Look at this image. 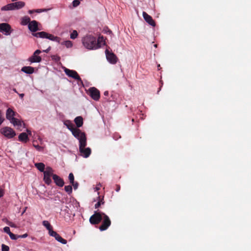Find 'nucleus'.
<instances>
[{
	"instance_id": "4468645a",
	"label": "nucleus",
	"mask_w": 251,
	"mask_h": 251,
	"mask_svg": "<svg viewBox=\"0 0 251 251\" xmlns=\"http://www.w3.org/2000/svg\"><path fill=\"white\" fill-rule=\"evenodd\" d=\"M50 236L54 237L55 239L58 242L61 243L63 244H66L67 241L66 240L62 238L59 234L54 231H51Z\"/></svg>"
},
{
	"instance_id": "412c9836",
	"label": "nucleus",
	"mask_w": 251,
	"mask_h": 251,
	"mask_svg": "<svg viewBox=\"0 0 251 251\" xmlns=\"http://www.w3.org/2000/svg\"><path fill=\"white\" fill-rule=\"evenodd\" d=\"M19 141L26 143L28 140L27 134L25 132H22L19 135Z\"/></svg>"
},
{
	"instance_id": "8fccbe9b",
	"label": "nucleus",
	"mask_w": 251,
	"mask_h": 251,
	"mask_svg": "<svg viewBox=\"0 0 251 251\" xmlns=\"http://www.w3.org/2000/svg\"><path fill=\"white\" fill-rule=\"evenodd\" d=\"M13 91H14L15 92H16V93H18V92H17V90H16V89H15V88H14V89H13Z\"/></svg>"
},
{
	"instance_id": "7ed1b4c3",
	"label": "nucleus",
	"mask_w": 251,
	"mask_h": 251,
	"mask_svg": "<svg viewBox=\"0 0 251 251\" xmlns=\"http://www.w3.org/2000/svg\"><path fill=\"white\" fill-rule=\"evenodd\" d=\"M64 125L72 132L73 136L76 139L80 137L82 134H85L82 132L79 128L74 127V125L70 121L67 120L64 122Z\"/></svg>"
},
{
	"instance_id": "1a4fd4ad",
	"label": "nucleus",
	"mask_w": 251,
	"mask_h": 251,
	"mask_svg": "<svg viewBox=\"0 0 251 251\" xmlns=\"http://www.w3.org/2000/svg\"><path fill=\"white\" fill-rule=\"evenodd\" d=\"M64 72L65 74L69 77H72L77 80V81H80L81 83H82L81 78L80 77L78 74L75 71L66 68L64 70Z\"/></svg>"
},
{
	"instance_id": "2f4dec72",
	"label": "nucleus",
	"mask_w": 251,
	"mask_h": 251,
	"mask_svg": "<svg viewBox=\"0 0 251 251\" xmlns=\"http://www.w3.org/2000/svg\"><path fill=\"white\" fill-rule=\"evenodd\" d=\"M69 179L70 183H74V176L72 173H71L69 175Z\"/></svg>"
},
{
	"instance_id": "37998d69",
	"label": "nucleus",
	"mask_w": 251,
	"mask_h": 251,
	"mask_svg": "<svg viewBox=\"0 0 251 251\" xmlns=\"http://www.w3.org/2000/svg\"><path fill=\"white\" fill-rule=\"evenodd\" d=\"M50 49H51V47L50 46H49L48 48V49H47L46 50H43V51L45 52H46V53H48L50 50Z\"/></svg>"
},
{
	"instance_id": "de8ad7c7",
	"label": "nucleus",
	"mask_w": 251,
	"mask_h": 251,
	"mask_svg": "<svg viewBox=\"0 0 251 251\" xmlns=\"http://www.w3.org/2000/svg\"><path fill=\"white\" fill-rule=\"evenodd\" d=\"M104 95L105 96H108V91H105V92H104Z\"/></svg>"
},
{
	"instance_id": "9b49d317",
	"label": "nucleus",
	"mask_w": 251,
	"mask_h": 251,
	"mask_svg": "<svg viewBox=\"0 0 251 251\" xmlns=\"http://www.w3.org/2000/svg\"><path fill=\"white\" fill-rule=\"evenodd\" d=\"M0 31L5 32V35H9L12 31L10 25L7 23L0 24Z\"/></svg>"
},
{
	"instance_id": "58836bf2",
	"label": "nucleus",
	"mask_w": 251,
	"mask_h": 251,
	"mask_svg": "<svg viewBox=\"0 0 251 251\" xmlns=\"http://www.w3.org/2000/svg\"><path fill=\"white\" fill-rule=\"evenodd\" d=\"M7 224L8 225H9V226H10L11 227H16L15 225L11 222H9V221L7 222Z\"/></svg>"
},
{
	"instance_id": "6ab92c4d",
	"label": "nucleus",
	"mask_w": 251,
	"mask_h": 251,
	"mask_svg": "<svg viewBox=\"0 0 251 251\" xmlns=\"http://www.w3.org/2000/svg\"><path fill=\"white\" fill-rule=\"evenodd\" d=\"M74 122L77 126L76 128H77L82 126L83 124V118L81 116L76 117L75 119Z\"/></svg>"
},
{
	"instance_id": "f03ea898",
	"label": "nucleus",
	"mask_w": 251,
	"mask_h": 251,
	"mask_svg": "<svg viewBox=\"0 0 251 251\" xmlns=\"http://www.w3.org/2000/svg\"><path fill=\"white\" fill-rule=\"evenodd\" d=\"M77 139L79 140V151L81 155L84 158L88 157L91 153V150L90 148H85L87 145L86 134H82Z\"/></svg>"
},
{
	"instance_id": "f257e3e1",
	"label": "nucleus",
	"mask_w": 251,
	"mask_h": 251,
	"mask_svg": "<svg viewBox=\"0 0 251 251\" xmlns=\"http://www.w3.org/2000/svg\"><path fill=\"white\" fill-rule=\"evenodd\" d=\"M103 37H99L98 40L93 36L87 35L82 39V43L84 47L88 50H96L100 47V42Z\"/></svg>"
},
{
	"instance_id": "423d86ee",
	"label": "nucleus",
	"mask_w": 251,
	"mask_h": 251,
	"mask_svg": "<svg viewBox=\"0 0 251 251\" xmlns=\"http://www.w3.org/2000/svg\"><path fill=\"white\" fill-rule=\"evenodd\" d=\"M103 213L102 212L95 211L94 214L89 219L90 223L94 225L99 224L102 219V214Z\"/></svg>"
},
{
	"instance_id": "f8f14e48",
	"label": "nucleus",
	"mask_w": 251,
	"mask_h": 251,
	"mask_svg": "<svg viewBox=\"0 0 251 251\" xmlns=\"http://www.w3.org/2000/svg\"><path fill=\"white\" fill-rule=\"evenodd\" d=\"M41 52V51L39 50H35L32 55L28 58V61L31 63L40 62L42 60V58L41 56H39L38 54Z\"/></svg>"
},
{
	"instance_id": "393cba45",
	"label": "nucleus",
	"mask_w": 251,
	"mask_h": 251,
	"mask_svg": "<svg viewBox=\"0 0 251 251\" xmlns=\"http://www.w3.org/2000/svg\"><path fill=\"white\" fill-rule=\"evenodd\" d=\"M14 4L12 3L8 4L1 7V10L2 11L12 10H14L13 8Z\"/></svg>"
},
{
	"instance_id": "aec40b11",
	"label": "nucleus",
	"mask_w": 251,
	"mask_h": 251,
	"mask_svg": "<svg viewBox=\"0 0 251 251\" xmlns=\"http://www.w3.org/2000/svg\"><path fill=\"white\" fill-rule=\"evenodd\" d=\"M22 71L27 74H32L34 72V68L30 66H25L23 67L22 69Z\"/></svg>"
},
{
	"instance_id": "09e8293b",
	"label": "nucleus",
	"mask_w": 251,
	"mask_h": 251,
	"mask_svg": "<svg viewBox=\"0 0 251 251\" xmlns=\"http://www.w3.org/2000/svg\"><path fill=\"white\" fill-rule=\"evenodd\" d=\"M27 133H28V134L29 135H31V132L30 130H28V129H27Z\"/></svg>"
},
{
	"instance_id": "4be33fe9",
	"label": "nucleus",
	"mask_w": 251,
	"mask_h": 251,
	"mask_svg": "<svg viewBox=\"0 0 251 251\" xmlns=\"http://www.w3.org/2000/svg\"><path fill=\"white\" fill-rule=\"evenodd\" d=\"M35 167L41 172L45 171V165L43 163H36L34 164Z\"/></svg>"
},
{
	"instance_id": "ea45409f",
	"label": "nucleus",
	"mask_w": 251,
	"mask_h": 251,
	"mask_svg": "<svg viewBox=\"0 0 251 251\" xmlns=\"http://www.w3.org/2000/svg\"><path fill=\"white\" fill-rule=\"evenodd\" d=\"M46 11V9H38L35 10V12H37V13H40V12H42L44 11Z\"/></svg>"
},
{
	"instance_id": "a18cd8bd",
	"label": "nucleus",
	"mask_w": 251,
	"mask_h": 251,
	"mask_svg": "<svg viewBox=\"0 0 251 251\" xmlns=\"http://www.w3.org/2000/svg\"><path fill=\"white\" fill-rule=\"evenodd\" d=\"M28 12L29 14H32V13H33L34 12H35V10H29Z\"/></svg>"
},
{
	"instance_id": "473e14b6",
	"label": "nucleus",
	"mask_w": 251,
	"mask_h": 251,
	"mask_svg": "<svg viewBox=\"0 0 251 251\" xmlns=\"http://www.w3.org/2000/svg\"><path fill=\"white\" fill-rule=\"evenodd\" d=\"M1 251H8L9 250V248L8 246L5 245L4 244H2L1 246Z\"/></svg>"
},
{
	"instance_id": "ddd939ff",
	"label": "nucleus",
	"mask_w": 251,
	"mask_h": 251,
	"mask_svg": "<svg viewBox=\"0 0 251 251\" xmlns=\"http://www.w3.org/2000/svg\"><path fill=\"white\" fill-rule=\"evenodd\" d=\"M91 97L95 100H98L100 97V91L95 87H91L89 89Z\"/></svg>"
},
{
	"instance_id": "20e7f679",
	"label": "nucleus",
	"mask_w": 251,
	"mask_h": 251,
	"mask_svg": "<svg viewBox=\"0 0 251 251\" xmlns=\"http://www.w3.org/2000/svg\"><path fill=\"white\" fill-rule=\"evenodd\" d=\"M32 35L37 38H47L50 39L51 41H55L58 43H59L60 41V38L59 37L55 36L52 34L48 33L45 31H41L32 33Z\"/></svg>"
},
{
	"instance_id": "4c0bfd02",
	"label": "nucleus",
	"mask_w": 251,
	"mask_h": 251,
	"mask_svg": "<svg viewBox=\"0 0 251 251\" xmlns=\"http://www.w3.org/2000/svg\"><path fill=\"white\" fill-rule=\"evenodd\" d=\"M34 147L36 148V149L38 151H41L42 150H43V147L39 146V145H33Z\"/></svg>"
},
{
	"instance_id": "a211bd4d",
	"label": "nucleus",
	"mask_w": 251,
	"mask_h": 251,
	"mask_svg": "<svg viewBox=\"0 0 251 251\" xmlns=\"http://www.w3.org/2000/svg\"><path fill=\"white\" fill-rule=\"evenodd\" d=\"M16 115V113L10 108H9L6 110V118L10 122L15 119L14 116Z\"/></svg>"
},
{
	"instance_id": "c756f323",
	"label": "nucleus",
	"mask_w": 251,
	"mask_h": 251,
	"mask_svg": "<svg viewBox=\"0 0 251 251\" xmlns=\"http://www.w3.org/2000/svg\"><path fill=\"white\" fill-rule=\"evenodd\" d=\"M78 36V33L76 30H73L72 33L71 34L70 38L72 39H75Z\"/></svg>"
},
{
	"instance_id": "f704fd0d",
	"label": "nucleus",
	"mask_w": 251,
	"mask_h": 251,
	"mask_svg": "<svg viewBox=\"0 0 251 251\" xmlns=\"http://www.w3.org/2000/svg\"><path fill=\"white\" fill-rule=\"evenodd\" d=\"M9 235L10 238L12 240H16L19 238V237H18V236L12 233V232L10 234H9Z\"/></svg>"
},
{
	"instance_id": "b1692460",
	"label": "nucleus",
	"mask_w": 251,
	"mask_h": 251,
	"mask_svg": "<svg viewBox=\"0 0 251 251\" xmlns=\"http://www.w3.org/2000/svg\"><path fill=\"white\" fill-rule=\"evenodd\" d=\"M43 225L49 230V235L50 234L51 231H53L51 226L48 221H44L43 222Z\"/></svg>"
},
{
	"instance_id": "72a5a7b5",
	"label": "nucleus",
	"mask_w": 251,
	"mask_h": 251,
	"mask_svg": "<svg viewBox=\"0 0 251 251\" xmlns=\"http://www.w3.org/2000/svg\"><path fill=\"white\" fill-rule=\"evenodd\" d=\"M3 231L8 235L11 233L10 230V228L8 226H5L3 228Z\"/></svg>"
},
{
	"instance_id": "c85d7f7f",
	"label": "nucleus",
	"mask_w": 251,
	"mask_h": 251,
	"mask_svg": "<svg viewBox=\"0 0 251 251\" xmlns=\"http://www.w3.org/2000/svg\"><path fill=\"white\" fill-rule=\"evenodd\" d=\"M65 191L68 193V194H70L72 193V187L71 185L65 186L64 187Z\"/></svg>"
},
{
	"instance_id": "49530a36",
	"label": "nucleus",
	"mask_w": 251,
	"mask_h": 251,
	"mask_svg": "<svg viewBox=\"0 0 251 251\" xmlns=\"http://www.w3.org/2000/svg\"><path fill=\"white\" fill-rule=\"evenodd\" d=\"M19 95L21 99H23L25 95L24 94H19Z\"/></svg>"
},
{
	"instance_id": "7c9ffc66",
	"label": "nucleus",
	"mask_w": 251,
	"mask_h": 251,
	"mask_svg": "<svg viewBox=\"0 0 251 251\" xmlns=\"http://www.w3.org/2000/svg\"><path fill=\"white\" fill-rule=\"evenodd\" d=\"M63 45H64L67 48H71L73 46V44L70 41H66L63 42Z\"/></svg>"
},
{
	"instance_id": "0eeeda50",
	"label": "nucleus",
	"mask_w": 251,
	"mask_h": 251,
	"mask_svg": "<svg viewBox=\"0 0 251 251\" xmlns=\"http://www.w3.org/2000/svg\"><path fill=\"white\" fill-rule=\"evenodd\" d=\"M0 132L8 139L12 138L16 135L15 131L8 126L1 128L0 130Z\"/></svg>"
},
{
	"instance_id": "cd10ccee",
	"label": "nucleus",
	"mask_w": 251,
	"mask_h": 251,
	"mask_svg": "<svg viewBox=\"0 0 251 251\" xmlns=\"http://www.w3.org/2000/svg\"><path fill=\"white\" fill-rule=\"evenodd\" d=\"M14 126H17L18 127L22 126V122L17 118L13 119L12 121L10 122Z\"/></svg>"
},
{
	"instance_id": "5701e85b",
	"label": "nucleus",
	"mask_w": 251,
	"mask_h": 251,
	"mask_svg": "<svg viewBox=\"0 0 251 251\" xmlns=\"http://www.w3.org/2000/svg\"><path fill=\"white\" fill-rule=\"evenodd\" d=\"M12 3L14 4V6H13L14 10L21 8L23 7L25 5V3L24 2L21 1L15 2H14Z\"/></svg>"
},
{
	"instance_id": "79ce46f5",
	"label": "nucleus",
	"mask_w": 251,
	"mask_h": 251,
	"mask_svg": "<svg viewBox=\"0 0 251 251\" xmlns=\"http://www.w3.org/2000/svg\"><path fill=\"white\" fill-rule=\"evenodd\" d=\"M120 185H119V184H116V189H115V190L117 191V192H119L120 190Z\"/></svg>"
},
{
	"instance_id": "39448f33",
	"label": "nucleus",
	"mask_w": 251,
	"mask_h": 251,
	"mask_svg": "<svg viewBox=\"0 0 251 251\" xmlns=\"http://www.w3.org/2000/svg\"><path fill=\"white\" fill-rule=\"evenodd\" d=\"M44 177L43 180L45 183L47 185H50L51 183V177L53 178V170L50 167H47L46 168V170L43 172Z\"/></svg>"
},
{
	"instance_id": "c9c22d12",
	"label": "nucleus",
	"mask_w": 251,
	"mask_h": 251,
	"mask_svg": "<svg viewBox=\"0 0 251 251\" xmlns=\"http://www.w3.org/2000/svg\"><path fill=\"white\" fill-rule=\"evenodd\" d=\"M74 7H76L80 4V1L78 0H74L72 2Z\"/></svg>"
},
{
	"instance_id": "9d476101",
	"label": "nucleus",
	"mask_w": 251,
	"mask_h": 251,
	"mask_svg": "<svg viewBox=\"0 0 251 251\" xmlns=\"http://www.w3.org/2000/svg\"><path fill=\"white\" fill-rule=\"evenodd\" d=\"M106 56L107 60L112 64H115L118 61V58L113 52H110L107 49L105 50Z\"/></svg>"
},
{
	"instance_id": "e433bc0d",
	"label": "nucleus",
	"mask_w": 251,
	"mask_h": 251,
	"mask_svg": "<svg viewBox=\"0 0 251 251\" xmlns=\"http://www.w3.org/2000/svg\"><path fill=\"white\" fill-rule=\"evenodd\" d=\"M71 184L73 185L74 189H76L77 188V187L78 186V182H75L74 181V183H71Z\"/></svg>"
},
{
	"instance_id": "2eb2a0df",
	"label": "nucleus",
	"mask_w": 251,
	"mask_h": 251,
	"mask_svg": "<svg viewBox=\"0 0 251 251\" xmlns=\"http://www.w3.org/2000/svg\"><path fill=\"white\" fill-rule=\"evenodd\" d=\"M143 16L145 21L148 23L150 25L155 26V23L152 19V17L148 14L146 12H143Z\"/></svg>"
},
{
	"instance_id": "a19ab883",
	"label": "nucleus",
	"mask_w": 251,
	"mask_h": 251,
	"mask_svg": "<svg viewBox=\"0 0 251 251\" xmlns=\"http://www.w3.org/2000/svg\"><path fill=\"white\" fill-rule=\"evenodd\" d=\"M4 195V191L3 190L0 188V198H1Z\"/></svg>"
},
{
	"instance_id": "bb28decb",
	"label": "nucleus",
	"mask_w": 251,
	"mask_h": 251,
	"mask_svg": "<svg viewBox=\"0 0 251 251\" xmlns=\"http://www.w3.org/2000/svg\"><path fill=\"white\" fill-rule=\"evenodd\" d=\"M104 197L102 196V198H100V196H99L98 198L99 199V201L97 203H96L95 205V208H99L101 204H103L104 203V201L103 200Z\"/></svg>"
},
{
	"instance_id": "c03bdc74",
	"label": "nucleus",
	"mask_w": 251,
	"mask_h": 251,
	"mask_svg": "<svg viewBox=\"0 0 251 251\" xmlns=\"http://www.w3.org/2000/svg\"><path fill=\"white\" fill-rule=\"evenodd\" d=\"M27 236V233H25V234H24L22 235H19L18 236V237L20 238H25Z\"/></svg>"
},
{
	"instance_id": "3c124183",
	"label": "nucleus",
	"mask_w": 251,
	"mask_h": 251,
	"mask_svg": "<svg viewBox=\"0 0 251 251\" xmlns=\"http://www.w3.org/2000/svg\"><path fill=\"white\" fill-rule=\"evenodd\" d=\"M96 190H99V188L97 187H96Z\"/></svg>"
},
{
	"instance_id": "dca6fc26",
	"label": "nucleus",
	"mask_w": 251,
	"mask_h": 251,
	"mask_svg": "<svg viewBox=\"0 0 251 251\" xmlns=\"http://www.w3.org/2000/svg\"><path fill=\"white\" fill-rule=\"evenodd\" d=\"M28 26L29 29L33 32L32 33H36L35 32L39 30L38 22L35 20L31 21L29 23Z\"/></svg>"
},
{
	"instance_id": "603ef678",
	"label": "nucleus",
	"mask_w": 251,
	"mask_h": 251,
	"mask_svg": "<svg viewBox=\"0 0 251 251\" xmlns=\"http://www.w3.org/2000/svg\"><path fill=\"white\" fill-rule=\"evenodd\" d=\"M25 211V209L24 210V211L23 212V214Z\"/></svg>"
},
{
	"instance_id": "6e6552de",
	"label": "nucleus",
	"mask_w": 251,
	"mask_h": 251,
	"mask_svg": "<svg viewBox=\"0 0 251 251\" xmlns=\"http://www.w3.org/2000/svg\"><path fill=\"white\" fill-rule=\"evenodd\" d=\"M103 214L102 219L103 221L101 225L99 226V229L100 231H104L106 230L109 226L111 225V221L108 216L104 213Z\"/></svg>"
},
{
	"instance_id": "f3484780",
	"label": "nucleus",
	"mask_w": 251,
	"mask_h": 251,
	"mask_svg": "<svg viewBox=\"0 0 251 251\" xmlns=\"http://www.w3.org/2000/svg\"><path fill=\"white\" fill-rule=\"evenodd\" d=\"M53 179L56 185L59 187H62L64 185L63 179L56 174L53 175Z\"/></svg>"
},
{
	"instance_id": "a878e982",
	"label": "nucleus",
	"mask_w": 251,
	"mask_h": 251,
	"mask_svg": "<svg viewBox=\"0 0 251 251\" xmlns=\"http://www.w3.org/2000/svg\"><path fill=\"white\" fill-rule=\"evenodd\" d=\"M30 19L28 16H24L22 18V21H21V24L22 25H25L27 24H29V23L30 22Z\"/></svg>"
}]
</instances>
